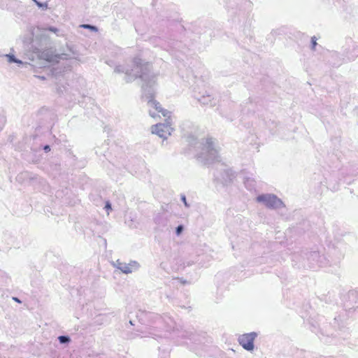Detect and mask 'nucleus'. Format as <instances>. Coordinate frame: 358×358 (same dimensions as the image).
Listing matches in <instances>:
<instances>
[{"label": "nucleus", "instance_id": "nucleus-1", "mask_svg": "<svg viewBox=\"0 0 358 358\" xmlns=\"http://www.w3.org/2000/svg\"><path fill=\"white\" fill-rule=\"evenodd\" d=\"M256 336L257 334L255 333L245 334L238 338V342L244 349L252 350Z\"/></svg>", "mask_w": 358, "mask_h": 358}, {"label": "nucleus", "instance_id": "nucleus-2", "mask_svg": "<svg viewBox=\"0 0 358 358\" xmlns=\"http://www.w3.org/2000/svg\"><path fill=\"white\" fill-rule=\"evenodd\" d=\"M149 103H150V106L155 110V111H152V110L150 111V114L152 117H155L157 115L159 116V114L161 113L162 115L164 117H167V118L170 117V116H171L170 111L162 108V107L161 106L159 103L157 102L155 100H151V101H150Z\"/></svg>", "mask_w": 358, "mask_h": 358}, {"label": "nucleus", "instance_id": "nucleus-3", "mask_svg": "<svg viewBox=\"0 0 358 358\" xmlns=\"http://www.w3.org/2000/svg\"><path fill=\"white\" fill-rule=\"evenodd\" d=\"M171 128L166 124H157L152 127V133L162 138H166L171 134Z\"/></svg>", "mask_w": 358, "mask_h": 358}, {"label": "nucleus", "instance_id": "nucleus-4", "mask_svg": "<svg viewBox=\"0 0 358 358\" xmlns=\"http://www.w3.org/2000/svg\"><path fill=\"white\" fill-rule=\"evenodd\" d=\"M265 205L268 208H275L282 205V201L274 195H268Z\"/></svg>", "mask_w": 358, "mask_h": 358}, {"label": "nucleus", "instance_id": "nucleus-5", "mask_svg": "<svg viewBox=\"0 0 358 358\" xmlns=\"http://www.w3.org/2000/svg\"><path fill=\"white\" fill-rule=\"evenodd\" d=\"M119 268L124 273H130L133 271V268L130 265L122 264L119 266Z\"/></svg>", "mask_w": 358, "mask_h": 358}, {"label": "nucleus", "instance_id": "nucleus-6", "mask_svg": "<svg viewBox=\"0 0 358 358\" xmlns=\"http://www.w3.org/2000/svg\"><path fill=\"white\" fill-rule=\"evenodd\" d=\"M267 199L268 195H259L257 197V201L258 202H263L266 204Z\"/></svg>", "mask_w": 358, "mask_h": 358}, {"label": "nucleus", "instance_id": "nucleus-7", "mask_svg": "<svg viewBox=\"0 0 358 358\" xmlns=\"http://www.w3.org/2000/svg\"><path fill=\"white\" fill-rule=\"evenodd\" d=\"M6 57H8V62H15V63H20L21 64L22 62L21 61H19L17 59H16L13 55H7Z\"/></svg>", "mask_w": 358, "mask_h": 358}, {"label": "nucleus", "instance_id": "nucleus-8", "mask_svg": "<svg viewBox=\"0 0 358 358\" xmlns=\"http://www.w3.org/2000/svg\"><path fill=\"white\" fill-rule=\"evenodd\" d=\"M59 340L60 343H62L69 341V338L64 336H59Z\"/></svg>", "mask_w": 358, "mask_h": 358}, {"label": "nucleus", "instance_id": "nucleus-9", "mask_svg": "<svg viewBox=\"0 0 358 358\" xmlns=\"http://www.w3.org/2000/svg\"><path fill=\"white\" fill-rule=\"evenodd\" d=\"M82 27L83 28H86V29H95V27H93V26H91L90 24H83L81 25Z\"/></svg>", "mask_w": 358, "mask_h": 358}, {"label": "nucleus", "instance_id": "nucleus-10", "mask_svg": "<svg viewBox=\"0 0 358 358\" xmlns=\"http://www.w3.org/2000/svg\"><path fill=\"white\" fill-rule=\"evenodd\" d=\"M182 229H183L182 226H181V225H180V226H178V227L176 228V234H177L178 235H179V234L182 232Z\"/></svg>", "mask_w": 358, "mask_h": 358}, {"label": "nucleus", "instance_id": "nucleus-11", "mask_svg": "<svg viewBox=\"0 0 358 358\" xmlns=\"http://www.w3.org/2000/svg\"><path fill=\"white\" fill-rule=\"evenodd\" d=\"M312 45H313V49H315V46L317 45L315 37H313L312 38Z\"/></svg>", "mask_w": 358, "mask_h": 358}, {"label": "nucleus", "instance_id": "nucleus-12", "mask_svg": "<svg viewBox=\"0 0 358 358\" xmlns=\"http://www.w3.org/2000/svg\"><path fill=\"white\" fill-rule=\"evenodd\" d=\"M105 208L107 209V210H110L111 209V206H110V204L107 202L106 204V206Z\"/></svg>", "mask_w": 358, "mask_h": 358}, {"label": "nucleus", "instance_id": "nucleus-13", "mask_svg": "<svg viewBox=\"0 0 358 358\" xmlns=\"http://www.w3.org/2000/svg\"><path fill=\"white\" fill-rule=\"evenodd\" d=\"M44 150H45L46 152H48V151H50V146H49V145H45V146L44 147Z\"/></svg>", "mask_w": 358, "mask_h": 358}, {"label": "nucleus", "instance_id": "nucleus-14", "mask_svg": "<svg viewBox=\"0 0 358 358\" xmlns=\"http://www.w3.org/2000/svg\"><path fill=\"white\" fill-rule=\"evenodd\" d=\"M47 60H48L50 62L55 61V59H47Z\"/></svg>", "mask_w": 358, "mask_h": 358}, {"label": "nucleus", "instance_id": "nucleus-15", "mask_svg": "<svg viewBox=\"0 0 358 358\" xmlns=\"http://www.w3.org/2000/svg\"><path fill=\"white\" fill-rule=\"evenodd\" d=\"M14 300H15L16 301H20L17 298H14Z\"/></svg>", "mask_w": 358, "mask_h": 358}, {"label": "nucleus", "instance_id": "nucleus-16", "mask_svg": "<svg viewBox=\"0 0 358 358\" xmlns=\"http://www.w3.org/2000/svg\"><path fill=\"white\" fill-rule=\"evenodd\" d=\"M182 199H183L184 202L186 203L185 198V197H183V198H182Z\"/></svg>", "mask_w": 358, "mask_h": 358}, {"label": "nucleus", "instance_id": "nucleus-17", "mask_svg": "<svg viewBox=\"0 0 358 358\" xmlns=\"http://www.w3.org/2000/svg\"><path fill=\"white\" fill-rule=\"evenodd\" d=\"M55 59H57V58H59V57H58V56H57V55H55Z\"/></svg>", "mask_w": 358, "mask_h": 358}]
</instances>
